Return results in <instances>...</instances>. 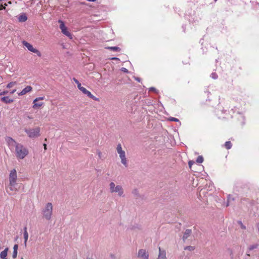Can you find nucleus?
I'll return each mask as SVG.
<instances>
[{"label": "nucleus", "instance_id": "nucleus-13", "mask_svg": "<svg viewBox=\"0 0 259 259\" xmlns=\"http://www.w3.org/2000/svg\"><path fill=\"white\" fill-rule=\"evenodd\" d=\"M116 151L119 154V156L123 155L125 154V151L122 149L121 145L120 144H118L116 147Z\"/></svg>", "mask_w": 259, "mask_h": 259}, {"label": "nucleus", "instance_id": "nucleus-42", "mask_svg": "<svg viewBox=\"0 0 259 259\" xmlns=\"http://www.w3.org/2000/svg\"><path fill=\"white\" fill-rule=\"evenodd\" d=\"M117 58H113V59H117Z\"/></svg>", "mask_w": 259, "mask_h": 259}, {"label": "nucleus", "instance_id": "nucleus-36", "mask_svg": "<svg viewBox=\"0 0 259 259\" xmlns=\"http://www.w3.org/2000/svg\"><path fill=\"white\" fill-rule=\"evenodd\" d=\"M149 91H153V92H156V90L155 88L154 87H151L149 89Z\"/></svg>", "mask_w": 259, "mask_h": 259}, {"label": "nucleus", "instance_id": "nucleus-39", "mask_svg": "<svg viewBox=\"0 0 259 259\" xmlns=\"http://www.w3.org/2000/svg\"><path fill=\"white\" fill-rule=\"evenodd\" d=\"M16 91V89L13 90V91H12L10 92V93H11V94H14Z\"/></svg>", "mask_w": 259, "mask_h": 259}, {"label": "nucleus", "instance_id": "nucleus-18", "mask_svg": "<svg viewBox=\"0 0 259 259\" xmlns=\"http://www.w3.org/2000/svg\"><path fill=\"white\" fill-rule=\"evenodd\" d=\"M24 244L25 246L27 245V242L28 239V233L27 231L26 227L24 229Z\"/></svg>", "mask_w": 259, "mask_h": 259}, {"label": "nucleus", "instance_id": "nucleus-43", "mask_svg": "<svg viewBox=\"0 0 259 259\" xmlns=\"http://www.w3.org/2000/svg\"><path fill=\"white\" fill-rule=\"evenodd\" d=\"M241 227H242V228H244V229L245 228V227L244 226H242Z\"/></svg>", "mask_w": 259, "mask_h": 259}, {"label": "nucleus", "instance_id": "nucleus-2", "mask_svg": "<svg viewBox=\"0 0 259 259\" xmlns=\"http://www.w3.org/2000/svg\"><path fill=\"white\" fill-rule=\"evenodd\" d=\"M53 204L51 202L47 203L41 209L42 217L47 221L51 220L53 215Z\"/></svg>", "mask_w": 259, "mask_h": 259}, {"label": "nucleus", "instance_id": "nucleus-41", "mask_svg": "<svg viewBox=\"0 0 259 259\" xmlns=\"http://www.w3.org/2000/svg\"><path fill=\"white\" fill-rule=\"evenodd\" d=\"M136 80H137L138 81L140 82V79L138 77L137 78H136Z\"/></svg>", "mask_w": 259, "mask_h": 259}, {"label": "nucleus", "instance_id": "nucleus-40", "mask_svg": "<svg viewBox=\"0 0 259 259\" xmlns=\"http://www.w3.org/2000/svg\"><path fill=\"white\" fill-rule=\"evenodd\" d=\"M43 146H44V149L45 150H47V144H44Z\"/></svg>", "mask_w": 259, "mask_h": 259}, {"label": "nucleus", "instance_id": "nucleus-35", "mask_svg": "<svg viewBox=\"0 0 259 259\" xmlns=\"http://www.w3.org/2000/svg\"><path fill=\"white\" fill-rule=\"evenodd\" d=\"M97 154L98 155L99 157L100 158H101L102 157V152L100 151H97Z\"/></svg>", "mask_w": 259, "mask_h": 259}, {"label": "nucleus", "instance_id": "nucleus-30", "mask_svg": "<svg viewBox=\"0 0 259 259\" xmlns=\"http://www.w3.org/2000/svg\"><path fill=\"white\" fill-rule=\"evenodd\" d=\"M195 247L192 246H187L184 248L185 250H188L189 251H192L194 250Z\"/></svg>", "mask_w": 259, "mask_h": 259}, {"label": "nucleus", "instance_id": "nucleus-22", "mask_svg": "<svg viewBox=\"0 0 259 259\" xmlns=\"http://www.w3.org/2000/svg\"><path fill=\"white\" fill-rule=\"evenodd\" d=\"M61 31L64 35L69 37L71 39L72 38V35L70 32L68 31L67 27H65V29H63Z\"/></svg>", "mask_w": 259, "mask_h": 259}, {"label": "nucleus", "instance_id": "nucleus-10", "mask_svg": "<svg viewBox=\"0 0 259 259\" xmlns=\"http://www.w3.org/2000/svg\"><path fill=\"white\" fill-rule=\"evenodd\" d=\"M158 250L159 253L157 259H167L166 251L164 249H162L160 247H159Z\"/></svg>", "mask_w": 259, "mask_h": 259}, {"label": "nucleus", "instance_id": "nucleus-19", "mask_svg": "<svg viewBox=\"0 0 259 259\" xmlns=\"http://www.w3.org/2000/svg\"><path fill=\"white\" fill-rule=\"evenodd\" d=\"M18 245L17 244H15L13 247V258H16L17 256L18 253Z\"/></svg>", "mask_w": 259, "mask_h": 259}, {"label": "nucleus", "instance_id": "nucleus-32", "mask_svg": "<svg viewBox=\"0 0 259 259\" xmlns=\"http://www.w3.org/2000/svg\"><path fill=\"white\" fill-rule=\"evenodd\" d=\"M169 120L171 121H179V119L178 118H176L175 117H170Z\"/></svg>", "mask_w": 259, "mask_h": 259}, {"label": "nucleus", "instance_id": "nucleus-31", "mask_svg": "<svg viewBox=\"0 0 259 259\" xmlns=\"http://www.w3.org/2000/svg\"><path fill=\"white\" fill-rule=\"evenodd\" d=\"M211 77L213 79H216L218 78V75L215 73H212L211 74Z\"/></svg>", "mask_w": 259, "mask_h": 259}, {"label": "nucleus", "instance_id": "nucleus-34", "mask_svg": "<svg viewBox=\"0 0 259 259\" xmlns=\"http://www.w3.org/2000/svg\"><path fill=\"white\" fill-rule=\"evenodd\" d=\"M194 163V162L193 161H189L188 164L190 168H191L192 165Z\"/></svg>", "mask_w": 259, "mask_h": 259}, {"label": "nucleus", "instance_id": "nucleus-17", "mask_svg": "<svg viewBox=\"0 0 259 259\" xmlns=\"http://www.w3.org/2000/svg\"><path fill=\"white\" fill-rule=\"evenodd\" d=\"M8 248H6L4 250L2 251L0 253V257L2 259L7 258V256L8 251Z\"/></svg>", "mask_w": 259, "mask_h": 259}, {"label": "nucleus", "instance_id": "nucleus-5", "mask_svg": "<svg viewBox=\"0 0 259 259\" xmlns=\"http://www.w3.org/2000/svg\"><path fill=\"white\" fill-rule=\"evenodd\" d=\"M40 129L39 127L33 128L25 129V132L26 133L28 136L31 139H34L39 137L40 136Z\"/></svg>", "mask_w": 259, "mask_h": 259}, {"label": "nucleus", "instance_id": "nucleus-20", "mask_svg": "<svg viewBox=\"0 0 259 259\" xmlns=\"http://www.w3.org/2000/svg\"><path fill=\"white\" fill-rule=\"evenodd\" d=\"M1 100L5 103H11L13 102L14 100L10 99L8 97H4L1 98Z\"/></svg>", "mask_w": 259, "mask_h": 259}, {"label": "nucleus", "instance_id": "nucleus-27", "mask_svg": "<svg viewBox=\"0 0 259 259\" xmlns=\"http://www.w3.org/2000/svg\"><path fill=\"white\" fill-rule=\"evenodd\" d=\"M225 146L227 149H230L232 147V144L230 141H227L225 144Z\"/></svg>", "mask_w": 259, "mask_h": 259}, {"label": "nucleus", "instance_id": "nucleus-33", "mask_svg": "<svg viewBox=\"0 0 259 259\" xmlns=\"http://www.w3.org/2000/svg\"><path fill=\"white\" fill-rule=\"evenodd\" d=\"M8 93V91H4L0 93V96L5 95L7 94Z\"/></svg>", "mask_w": 259, "mask_h": 259}, {"label": "nucleus", "instance_id": "nucleus-1", "mask_svg": "<svg viewBox=\"0 0 259 259\" xmlns=\"http://www.w3.org/2000/svg\"><path fill=\"white\" fill-rule=\"evenodd\" d=\"M17 171L15 169H13L9 174V185L7 189V192L10 195L13 194V192L15 193L18 191V188H17Z\"/></svg>", "mask_w": 259, "mask_h": 259}, {"label": "nucleus", "instance_id": "nucleus-29", "mask_svg": "<svg viewBox=\"0 0 259 259\" xmlns=\"http://www.w3.org/2000/svg\"><path fill=\"white\" fill-rule=\"evenodd\" d=\"M73 80L77 84V88H78V89H79V88L82 87L81 83L75 78H73Z\"/></svg>", "mask_w": 259, "mask_h": 259}, {"label": "nucleus", "instance_id": "nucleus-37", "mask_svg": "<svg viewBox=\"0 0 259 259\" xmlns=\"http://www.w3.org/2000/svg\"><path fill=\"white\" fill-rule=\"evenodd\" d=\"M121 70L124 71V72H128V70L125 68H122Z\"/></svg>", "mask_w": 259, "mask_h": 259}, {"label": "nucleus", "instance_id": "nucleus-7", "mask_svg": "<svg viewBox=\"0 0 259 259\" xmlns=\"http://www.w3.org/2000/svg\"><path fill=\"white\" fill-rule=\"evenodd\" d=\"M79 90L82 92L83 94L86 95L88 97L93 99L95 101H99V99L93 95L92 93L87 90L85 88L81 87L79 88Z\"/></svg>", "mask_w": 259, "mask_h": 259}, {"label": "nucleus", "instance_id": "nucleus-3", "mask_svg": "<svg viewBox=\"0 0 259 259\" xmlns=\"http://www.w3.org/2000/svg\"><path fill=\"white\" fill-rule=\"evenodd\" d=\"M15 151L16 156L18 159H23L28 154L27 148L21 144L16 145Z\"/></svg>", "mask_w": 259, "mask_h": 259}, {"label": "nucleus", "instance_id": "nucleus-4", "mask_svg": "<svg viewBox=\"0 0 259 259\" xmlns=\"http://www.w3.org/2000/svg\"><path fill=\"white\" fill-rule=\"evenodd\" d=\"M109 190L111 193H116L119 197H124V190L121 185H116L114 182L109 184Z\"/></svg>", "mask_w": 259, "mask_h": 259}, {"label": "nucleus", "instance_id": "nucleus-25", "mask_svg": "<svg viewBox=\"0 0 259 259\" xmlns=\"http://www.w3.org/2000/svg\"><path fill=\"white\" fill-rule=\"evenodd\" d=\"M108 49L112 50L113 51H120V49L118 47H110L108 48Z\"/></svg>", "mask_w": 259, "mask_h": 259}, {"label": "nucleus", "instance_id": "nucleus-11", "mask_svg": "<svg viewBox=\"0 0 259 259\" xmlns=\"http://www.w3.org/2000/svg\"><path fill=\"white\" fill-rule=\"evenodd\" d=\"M32 90V88L30 86L28 85L26 87H25L24 89L22 90V91L18 93L19 96H23L27 94V93L30 92Z\"/></svg>", "mask_w": 259, "mask_h": 259}, {"label": "nucleus", "instance_id": "nucleus-9", "mask_svg": "<svg viewBox=\"0 0 259 259\" xmlns=\"http://www.w3.org/2000/svg\"><path fill=\"white\" fill-rule=\"evenodd\" d=\"M137 256L142 259H148L149 255L145 249H140L138 251Z\"/></svg>", "mask_w": 259, "mask_h": 259}, {"label": "nucleus", "instance_id": "nucleus-26", "mask_svg": "<svg viewBox=\"0 0 259 259\" xmlns=\"http://www.w3.org/2000/svg\"><path fill=\"white\" fill-rule=\"evenodd\" d=\"M17 84V82L16 81H12L9 83L7 85V88L8 89L12 88L14 85H16Z\"/></svg>", "mask_w": 259, "mask_h": 259}, {"label": "nucleus", "instance_id": "nucleus-28", "mask_svg": "<svg viewBox=\"0 0 259 259\" xmlns=\"http://www.w3.org/2000/svg\"><path fill=\"white\" fill-rule=\"evenodd\" d=\"M196 161L198 163H201L203 161V158L202 156H199L196 160Z\"/></svg>", "mask_w": 259, "mask_h": 259}, {"label": "nucleus", "instance_id": "nucleus-12", "mask_svg": "<svg viewBox=\"0 0 259 259\" xmlns=\"http://www.w3.org/2000/svg\"><path fill=\"white\" fill-rule=\"evenodd\" d=\"M6 141L8 142V144L10 146H16L17 144H18L19 143H17L14 140H13L11 137H8L6 139Z\"/></svg>", "mask_w": 259, "mask_h": 259}, {"label": "nucleus", "instance_id": "nucleus-38", "mask_svg": "<svg viewBox=\"0 0 259 259\" xmlns=\"http://www.w3.org/2000/svg\"><path fill=\"white\" fill-rule=\"evenodd\" d=\"M5 9V6H3V5H1L0 6V10H3Z\"/></svg>", "mask_w": 259, "mask_h": 259}, {"label": "nucleus", "instance_id": "nucleus-23", "mask_svg": "<svg viewBox=\"0 0 259 259\" xmlns=\"http://www.w3.org/2000/svg\"><path fill=\"white\" fill-rule=\"evenodd\" d=\"M27 17L25 14H23L21 15L18 17L19 21L20 22H22L26 21L27 20Z\"/></svg>", "mask_w": 259, "mask_h": 259}, {"label": "nucleus", "instance_id": "nucleus-44", "mask_svg": "<svg viewBox=\"0 0 259 259\" xmlns=\"http://www.w3.org/2000/svg\"><path fill=\"white\" fill-rule=\"evenodd\" d=\"M217 0H214L215 2H216Z\"/></svg>", "mask_w": 259, "mask_h": 259}, {"label": "nucleus", "instance_id": "nucleus-15", "mask_svg": "<svg viewBox=\"0 0 259 259\" xmlns=\"http://www.w3.org/2000/svg\"><path fill=\"white\" fill-rule=\"evenodd\" d=\"M258 244H254L250 245L248 247L247 250V255L248 256H250V252L251 250L257 248L258 247Z\"/></svg>", "mask_w": 259, "mask_h": 259}, {"label": "nucleus", "instance_id": "nucleus-16", "mask_svg": "<svg viewBox=\"0 0 259 259\" xmlns=\"http://www.w3.org/2000/svg\"><path fill=\"white\" fill-rule=\"evenodd\" d=\"M192 231L190 229H187L184 232L183 240V241H185L191 234Z\"/></svg>", "mask_w": 259, "mask_h": 259}, {"label": "nucleus", "instance_id": "nucleus-24", "mask_svg": "<svg viewBox=\"0 0 259 259\" xmlns=\"http://www.w3.org/2000/svg\"><path fill=\"white\" fill-rule=\"evenodd\" d=\"M58 22L60 23L59 27H60V29L61 30V31L63 30V29H65V27H66L65 26V24L62 21L59 20L58 21Z\"/></svg>", "mask_w": 259, "mask_h": 259}, {"label": "nucleus", "instance_id": "nucleus-14", "mask_svg": "<svg viewBox=\"0 0 259 259\" xmlns=\"http://www.w3.org/2000/svg\"><path fill=\"white\" fill-rule=\"evenodd\" d=\"M121 159V163L125 167H127L128 166L127 160L126 158L125 154L123 155H121L119 156Z\"/></svg>", "mask_w": 259, "mask_h": 259}, {"label": "nucleus", "instance_id": "nucleus-6", "mask_svg": "<svg viewBox=\"0 0 259 259\" xmlns=\"http://www.w3.org/2000/svg\"><path fill=\"white\" fill-rule=\"evenodd\" d=\"M23 45L27 48V49L30 52L35 53L38 56L40 57L41 54V53L36 49H35L33 47L32 45L28 43L26 41H23L22 42Z\"/></svg>", "mask_w": 259, "mask_h": 259}, {"label": "nucleus", "instance_id": "nucleus-21", "mask_svg": "<svg viewBox=\"0 0 259 259\" xmlns=\"http://www.w3.org/2000/svg\"><path fill=\"white\" fill-rule=\"evenodd\" d=\"M132 194L134 195V196L135 197V198L138 199L141 197V196L139 194V191L137 189H134L132 191Z\"/></svg>", "mask_w": 259, "mask_h": 259}, {"label": "nucleus", "instance_id": "nucleus-8", "mask_svg": "<svg viewBox=\"0 0 259 259\" xmlns=\"http://www.w3.org/2000/svg\"><path fill=\"white\" fill-rule=\"evenodd\" d=\"M45 99V97H38L35 98L33 101V108L37 109L41 107L44 105L43 102H38L39 101L43 100Z\"/></svg>", "mask_w": 259, "mask_h": 259}]
</instances>
